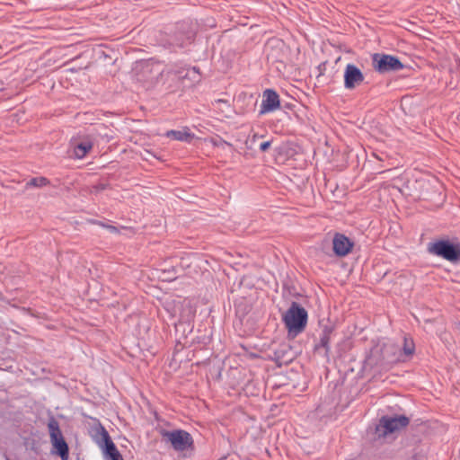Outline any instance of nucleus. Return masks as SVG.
<instances>
[{"label":"nucleus","instance_id":"f257e3e1","mask_svg":"<svg viewBox=\"0 0 460 460\" xmlns=\"http://www.w3.org/2000/svg\"><path fill=\"white\" fill-rule=\"evenodd\" d=\"M283 322L288 333L296 336L304 331L307 323V312L296 303L291 306L283 315Z\"/></svg>","mask_w":460,"mask_h":460},{"label":"nucleus","instance_id":"f03ea898","mask_svg":"<svg viewBox=\"0 0 460 460\" xmlns=\"http://www.w3.org/2000/svg\"><path fill=\"white\" fill-rule=\"evenodd\" d=\"M162 437L177 452H191L194 448L191 435L183 429L163 430Z\"/></svg>","mask_w":460,"mask_h":460},{"label":"nucleus","instance_id":"7ed1b4c3","mask_svg":"<svg viewBox=\"0 0 460 460\" xmlns=\"http://www.w3.org/2000/svg\"><path fill=\"white\" fill-rule=\"evenodd\" d=\"M50 442L53 452L60 456L62 460H68V446L60 430L59 424L55 419H50L48 423Z\"/></svg>","mask_w":460,"mask_h":460},{"label":"nucleus","instance_id":"20e7f679","mask_svg":"<svg viewBox=\"0 0 460 460\" xmlns=\"http://www.w3.org/2000/svg\"><path fill=\"white\" fill-rule=\"evenodd\" d=\"M428 250L431 254L442 257L449 261H456L460 258V245L453 244L448 241H438L430 243Z\"/></svg>","mask_w":460,"mask_h":460},{"label":"nucleus","instance_id":"39448f33","mask_svg":"<svg viewBox=\"0 0 460 460\" xmlns=\"http://www.w3.org/2000/svg\"><path fill=\"white\" fill-rule=\"evenodd\" d=\"M409 424V419L405 416L382 417L376 426V432L379 435L386 436L402 429Z\"/></svg>","mask_w":460,"mask_h":460},{"label":"nucleus","instance_id":"423d86ee","mask_svg":"<svg viewBox=\"0 0 460 460\" xmlns=\"http://www.w3.org/2000/svg\"><path fill=\"white\" fill-rule=\"evenodd\" d=\"M373 67L379 73L398 71L403 67L402 62L395 57L385 54H374Z\"/></svg>","mask_w":460,"mask_h":460},{"label":"nucleus","instance_id":"0eeeda50","mask_svg":"<svg viewBox=\"0 0 460 460\" xmlns=\"http://www.w3.org/2000/svg\"><path fill=\"white\" fill-rule=\"evenodd\" d=\"M344 87L347 90H353L360 85L365 76L361 70L354 64H348L344 69Z\"/></svg>","mask_w":460,"mask_h":460},{"label":"nucleus","instance_id":"6e6552de","mask_svg":"<svg viewBox=\"0 0 460 460\" xmlns=\"http://www.w3.org/2000/svg\"><path fill=\"white\" fill-rule=\"evenodd\" d=\"M280 106L279 97L278 93L270 89L263 93V98L261 105V114L274 111Z\"/></svg>","mask_w":460,"mask_h":460},{"label":"nucleus","instance_id":"1a4fd4ad","mask_svg":"<svg viewBox=\"0 0 460 460\" xmlns=\"http://www.w3.org/2000/svg\"><path fill=\"white\" fill-rule=\"evenodd\" d=\"M332 245L334 253L339 257L346 256L353 248V243L342 234H336L334 235Z\"/></svg>","mask_w":460,"mask_h":460},{"label":"nucleus","instance_id":"9d476101","mask_svg":"<svg viewBox=\"0 0 460 460\" xmlns=\"http://www.w3.org/2000/svg\"><path fill=\"white\" fill-rule=\"evenodd\" d=\"M101 435L105 443V455L107 460H123L115 444L112 442L108 432L103 428H101Z\"/></svg>","mask_w":460,"mask_h":460},{"label":"nucleus","instance_id":"9b49d317","mask_svg":"<svg viewBox=\"0 0 460 460\" xmlns=\"http://www.w3.org/2000/svg\"><path fill=\"white\" fill-rule=\"evenodd\" d=\"M380 350L382 358L388 362L402 360L400 347L391 341L385 343Z\"/></svg>","mask_w":460,"mask_h":460},{"label":"nucleus","instance_id":"f8f14e48","mask_svg":"<svg viewBox=\"0 0 460 460\" xmlns=\"http://www.w3.org/2000/svg\"><path fill=\"white\" fill-rule=\"evenodd\" d=\"M165 135L166 137H172L175 140L184 141L188 143L194 138V135L186 128L182 130H169L166 132Z\"/></svg>","mask_w":460,"mask_h":460},{"label":"nucleus","instance_id":"ddd939ff","mask_svg":"<svg viewBox=\"0 0 460 460\" xmlns=\"http://www.w3.org/2000/svg\"><path fill=\"white\" fill-rule=\"evenodd\" d=\"M93 144L89 140L82 141L74 147V155L81 159L86 155V154L92 149Z\"/></svg>","mask_w":460,"mask_h":460},{"label":"nucleus","instance_id":"4468645a","mask_svg":"<svg viewBox=\"0 0 460 460\" xmlns=\"http://www.w3.org/2000/svg\"><path fill=\"white\" fill-rule=\"evenodd\" d=\"M414 352V343L411 339L404 337L403 339V349L402 351V357L411 356Z\"/></svg>","mask_w":460,"mask_h":460},{"label":"nucleus","instance_id":"2eb2a0df","mask_svg":"<svg viewBox=\"0 0 460 460\" xmlns=\"http://www.w3.org/2000/svg\"><path fill=\"white\" fill-rule=\"evenodd\" d=\"M49 181L47 178L45 177H36V178H32L31 179L26 186L27 187H42V186H46L47 184H49Z\"/></svg>","mask_w":460,"mask_h":460},{"label":"nucleus","instance_id":"dca6fc26","mask_svg":"<svg viewBox=\"0 0 460 460\" xmlns=\"http://www.w3.org/2000/svg\"><path fill=\"white\" fill-rule=\"evenodd\" d=\"M182 74H183V71L179 72L178 77L180 79L185 78V77L190 76V75H193V77H196L198 72H197L195 67H192V68L187 69V71L185 72L184 75H182Z\"/></svg>","mask_w":460,"mask_h":460},{"label":"nucleus","instance_id":"f3484780","mask_svg":"<svg viewBox=\"0 0 460 460\" xmlns=\"http://www.w3.org/2000/svg\"><path fill=\"white\" fill-rule=\"evenodd\" d=\"M211 143L213 146L225 148V146H231V145L221 138H212Z\"/></svg>","mask_w":460,"mask_h":460},{"label":"nucleus","instance_id":"a211bd4d","mask_svg":"<svg viewBox=\"0 0 460 460\" xmlns=\"http://www.w3.org/2000/svg\"><path fill=\"white\" fill-rule=\"evenodd\" d=\"M190 39H191V35H188L184 39L181 37L180 39L176 40L174 42H172V44H175L177 46L183 47L187 41L190 40Z\"/></svg>","mask_w":460,"mask_h":460},{"label":"nucleus","instance_id":"6ab92c4d","mask_svg":"<svg viewBox=\"0 0 460 460\" xmlns=\"http://www.w3.org/2000/svg\"><path fill=\"white\" fill-rule=\"evenodd\" d=\"M270 146H271V141H270V140L264 141L260 144L259 148L261 152H266L270 147Z\"/></svg>","mask_w":460,"mask_h":460},{"label":"nucleus","instance_id":"aec40b11","mask_svg":"<svg viewBox=\"0 0 460 460\" xmlns=\"http://www.w3.org/2000/svg\"><path fill=\"white\" fill-rule=\"evenodd\" d=\"M261 136H260L259 134H253L247 141H246V144L250 143L251 146H252L253 144H255L256 140L261 138Z\"/></svg>","mask_w":460,"mask_h":460},{"label":"nucleus","instance_id":"412c9836","mask_svg":"<svg viewBox=\"0 0 460 460\" xmlns=\"http://www.w3.org/2000/svg\"><path fill=\"white\" fill-rule=\"evenodd\" d=\"M107 228H108L111 232H116V231H117L116 227H115V226H107Z\"/></svg>","mask_w":460,"mask_h":460},{"label":"nucleus","instance_id":"4be33fe9","mask_svg":"<svg viewBox=\"0 0 460 460\" xmlns=\"http://www.w3.org/2000/svg\"><path fill=\"white\" fill-rule=\"evenodd\" d=\"M322 343H323V346H325L326 343H327V339L326 338H323L322 339Z\"/></svg>","mask_w":460,"mask_h":460},{"label":"nucleus","instance_id":"5701e85b","mask_svg":"<svg viewBox=\"0 0 460 460\" xmlns=\"http://www.w3.org/2000/svg\"><path fill=\"white\" fill-rule=\"evenodd\" d=\"M216 102H217V103H220V102H224V101H222V100H217Z\"/></svg>","mask_w":460,"mask_h":460}]
</instances>
